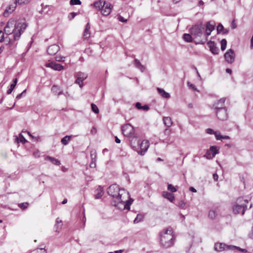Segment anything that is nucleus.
<instances>
[{"label": "nucleus", "instance_id": "f257e3e1", "mask_svg": "<svg viewBox=\"0 0 253 253\" xmlns=\"http://www.w3.org/2000/svg\"><path fill=\"white\" fill-rule=\"evenodd\" d=\"M107 193L114 199V201L112 203L113 205L118 207L119 209L121 210L126 209L129 210L130 209V206L133 200L129 198L128 200H126V202L124 201L122 196L124 194L128 196L129 194L124 189H120L118 185L112 184L108 187Z\"/></svg>", "mask_w": 253, "mask_h": 253}, {"label": "nucleus", "instance_id": "f03ea898", "mask_svg": "<svg viewBox=\"0 0 253 253\" xmlns=\"http://www.w3.org/2000/svg\"><path fill=\"white\" fill-rule=\"evenodd\" d=\"M27 25L25 22H16L14 19H10L4 27V33L8 35L13 34L15 41L19 40Z\"/></svg>", "mask_w": 253, "mask_h": 253}, {"label": "nucleus", "instance_id": "7ed1b4c3", "mask_svg": "<svg viewBox=\"0 0 253 253\" xmlns=\"http://www.w3.org/2000/svg\"><path fill=\"white\" fill-rule=\"evenodd\" d=\"M205 27L202 23L196 24L190 29V33L197 44H202L200 41L204 38Z\"/></svg>", "mask_w": 253, "mask_h": 253}, {"label": "nucleus", "instance_id": "20e7f679", "mask_svg": "<svg viewBox=\"0 0 253 253\" xmlns=\"http://www.w3.org/2000/svg\"><path fill=\"white\" fill-rule=\"evenodd\" d=\"M173 231L169 228L164 230L160 234V242L161 245L165 248L171 247L173 244Z\"/></svg>", "mask_w": 253, "mask_h": 253}, {"label": "nucleus", "instance_id": "39448f33", "mask_svg": "<svg viewBox=\"0 0 253 253\" xmlns=\"http://www.w3.org/2000/svg\"><path fill=\"white\" fill-rule=\"evenodd\" d=\"M122 131L124 136L129 138V142L132 148L136 146L133 144V141L137 140V137L135 135L134 127L130 124H126L122 126Z\"/></svg>", "mask_w": 253, "mask_h": 253}, {"label": "nucleus", "instance_id": "423d86ee", "mask_svg": "<svg viewBox=\"0 0 253 253\" xmlns=\"http://www.w3.org/2000/svg\"><path fill=\"white\" fill-rule=\"evenodd\" d=\"M225 98H222L219 100V103H221V106H216V114L217 118L221 121L226 120L227 118V110L224 107V103L225 101Z\"/></svg>", "mask_w": 253, "mask_h": 253}, {"label": "nucleus", "instance_id": "0eeeda50", "mask_svg": "<svg viewBox=\"0 0 253 253\" xmlns=\"http://www.w3.org/2000/svg\"><path fill=\"white\" fill-rule=\"evenodd\" d=\"M237 202V204L233 207V212L234 214L241 213L243 214L247 208L246 204L248 203V201L242 198H239Z\"/></svg>", "mask_w": 253, "mask_h": 253}, {"label": "nucleus", "instance_id": "6e6552de", "mask_svg": "<svg viewBox=\"0 0 253 253\" xmlns=\"http://www.w3.org/2000/svg\"><path fill=\"white\" fill-rule=\"evenodd\" d=\"M135 142L137 146H140L141 149V151H138V153L141 155H143L149 148V141L148 140H144L140 143V141L137 138V140L133 141V144L136 147L135 145Z\"/></svg>", "mask_w": 253, "mask_h": 253}, {"label": "nucleus", "instance_id": "1a4fd4ad", "mask_svg": "<svg viewBox=\"0 0 253 253\" xmlns=\"http://www.w3.org/2000/svg\"><path fill=\"white\" fill-rule=\"evenodd\" d=\"M238 248V247L232 245H227L224 243H215L214 249L217 252H222L223 251H234L235 249Z\"/></svg>", "mask_w": 253, "mask_h": 253}, {"label": "nucleus", "instance_id": "9d476101", "mask_svg": "<svg viewBox=\"0 0 253 253\" xmlns=\"http://www.w3.org/2000/svg\"><path fill=\"white\" fill-rule=\"evenodd\" d=\"M224 58L227 62L230 64L232 63L235 58V54L233 50L230 49L226 51L224 54Z\"/></svg>", "mask_w": 253, "mask_h": 253}, {"label": "nucleus", "instance_id": "9b49d317", "mask_svg": "<svg viewBox=\"0 0 253 253\" xmlns=\"http://www.w3.org/2000/svg\"><path fill=\"white\" fill-rule=\"evenodd\" d=\"M60 50V47L56 44L50 45L47 49V52L50 55H55Z\"/></svg>", "mask_w": 253, "mask_h": 253}, {"label": "nucleus", "instance_id": "f8f14e48", "mask_svg": "<svg viewBox=\"0 0 253 253\" xmlns=\"http://www.w3.org/2000/svg\"><path fill=\"white\" fill-rule=\"evenodd\" d=\"M45 66L46 67H49L54 70L58 71H60L64 69L63 66L61 65L60 64L56 63V62H51L48 63H47L45 64Z\"/></svg>", "mask_w": 253, "mask_h": 253}, {"label": "nucleus", "instance_id": "ddd939ff", "mask_svg": "<svg viewBox=\"0 0 253 253\" xmlns=\"http://www.w3.org/2000/svg\"><path fill=\"white\" fill-rule=\"evenodd\" d=\"M103 8L101 9L102 13L104 16L108 15L112 11L111 5L108 2L104 3Z\"/></svg>", "mask_w": 253, "mask_h": 253}, {"label": "nucleus", "instance_id": "4468645a", "mask_svg": "<svg viewBox=\"0 0 253 253\" xmlns=\"http://www.w3.org/2000/svg\"><path fill=\"white\" fill-rule=\"evenodd\" d=\"M208 45L210 48V50L213 54H217L218 53L219 49L216 46L215 42L212 41H209L207 43Z\"/></svg>", "mask_w": 253, "mask_h": 253}, {"label": "nucleus", "instance_id": "2eb2a0df", "mask_svg": "<svg viewBox=\"0 0 253 253\" xmlns=\"http://www.w3.org/2000/svg\"><path fill=\"white\" fill-rule=\"evenodd\" d=\"M17 3H15L14 1L13 4H10L8 7L4 10L3 12V16L4 17H7L10 13L12 12L16 7Z\"/></svg>", "mask_w": 253, "mask_h": 253}, {"label": "nucleus", "instance_id": "dca6fc26", "mask_svg": "<svg viewBox=\"0 0 253 253\" xmlns=\"http://www.w3.org/2000/svg\"><path fill=\"white\" fill-rule=\"evenodd\" d=\"M104 3H106V2L103 0H98L94 1L91 5L98 10H101L104 5Z\"/></svg>", "mask_w": 253, "mask_h": 253}, {"label": "nucleus", "instance_id": "f3484780", "mask_svg": "<svg viewBox=\"0 0 253 253\" xmlns=\"http://www.w3.org/2000/svg\"><path fill=\"white\" fill-rule=\"evenodd\" d=\"M212 31H211V30H209L206 28L205 33L204 32V38H203L202 40L200 41V42L202 43V44H204L208 40V36H209L211 35V32Z\"/></svg>", "mask_w": 253, "mask_h": 253}, {"label": "nucleus", "instance_id": "a211bd4d", "mask_svg": "<svg viewBox=\"0 0 253 253\" xmlns=\"http://www.w3.org/2000/svg\"><path fill=\"white\" fill-rule=\"evenodd\" d=\"M163 196L164 198L167 199L171 202H172L174 200V196L173 194L167 191H164L163 192Z\"/></svg>", "mask_w": 253, "mask_h": 253}, {"label": "nucleus", "instance_id": "6ab92c4d", "mask_svg": "<svg viewBox=\"0 0 253 253\" xmlns=\"http://www.w3.org/2000/svg\"><path fill=\"white\" fill-rule=\"evenodd\" d=\"M45 160L49 161L53 164L56 166H59L61 164L59 160L55 158L51 157L49 156H46V157L45 158Z\"/></svg>", "mask_w": 253, "mask_h": 253}, {"label": "nucleus", "instance_id": "aec40b11", "mask_svg": "<svg viewBox=\"0 0 253 253\" xmlns=\"http://www.w3.org/2000/svg\"><path fill=\"white\" fill-rule=\"evenodd\" d=\"M134 65L137 68L140 70L142 72L144 71L145 67L144 66L141 64L139 60L135 59L134 60Z\"/></svg>", "mask_w": 253, "mask_h": 253}, {"label": "nucleus", "instance_id": "412c9836", "mask_svg": "<svg viewBox=\"0 0 253 253\" xmlns=\"http://www.w3.org/2000/svg\"><path fill=\"white\" fill-rule=\"evenodd\" d=\"M157 89L158 91V93L163 97L165 98H169L170 97V94L169 93L166 92L163 88L158 87Z\"/></svg>", "mask_w": 253, "mask_h": 253}, {"label": "nucleus", "instance_id": "4be33fe9", "mask_svg": "<svg viewBox=\"0 0 253 253\" xmlns=\"http://www.w3.org/2000/svg\"><path fill=\"white\" fill-rule=\"evenodd\" d=\"M164 123L166 126L169 127L172 125L171 119L169 117H164L163 119Z\"/></svg>", "mask_w": 253, "mask_h": 253}, {"label": "nucleus", "instance_id": "5701e85b", "mask_svg": "<svg viewBox=\"0 0 253 253\" xmlns=\"http://www.w3.org/2000/svg\"><path fill=\"white\" fill-rule=\"evenodd\" d=\"M75 76L76 77H78L83 81L87 78V75L86 74L81 72L76 73Z\"/></svg>", "mask_w": 253, "mask_h": 253}, {"label": "nucleus", "instance_id": "b1692460", "mask_svg": "<svg viewBox=\"0 0 253 253\" xmlns=\"http://www.w3.org/2000/svg\"><path fill=\"white\" fill-rule=\"evenodd\" d=\"M17 83V79H14L12 81V83L10 84V88L7 90V93L10 94L13 90L14 89L15 86H16Z\"/></svg>", "mask_w": 253, "mask_h": 253}, {"label": "nucleus", "instance_id": "393cba45", "mask_svg": "<svg viewBox=\"0 0 253 253\" xmlns=\"http://www.w3.org/2000/svg\"><path fill=\"white\" fill-rule=\"evenodd\" d=\"M183 40L188 42H192L193 39V38L191 34H184L183 35Z\"/></svg>", "mask_w": 253, "mask_h": 253}, {"label": "nucleus", "instance_id": "a878e982", "mask_svg": "<svg viewBox=\"0 0 253 253\" xmlns=\"http://www.w3.org/2000/svg\"><path fill=\"white\" fill-rule=\"evenodd\" d=\"M51 91L55 94L60 95L62 94V91L60 90L59 87L57 85H54L51 88Z\"/></svg>", "mask_w": 253, "mask_h": 253}, {"label": "nucleus", "instance_id": "bb28decb", "mask_svg": "<svg viewBox=\"0 0 253 253\" xmlns=\"http://www.w3.org/2000/svg\"><path fill=\"white\" fill-rule=\"evenodd\" d=\"M144 215L143 214H138L133 220V223L134 224L138 223L141 221H142L144 219Z\"/></svg>", "mask_w": 253, "mask_h": 253}, {"label": "nucleus", "instance_id": "cd10ccee", "mask_svg": "<svg viewBox=\"0 0 253 253\" xmlns=\"http://www.w3.org/2000/svg\"><path fill=\"white\" fill-rule=\"evenodd\" d=\"M19 140L23 144H24L26 142H27L26 139L25 138V137L23 136V135L21 133L19 134V138L18 137H16L15 139V142H16L17 143H19Z\"/></svg>", "mask_w": 253, "mask_h": 253}, {"label": "nucleus", "instance_id": "c85d7f7f", "mask_svg": "<svg viewBox=\"0 0 253 253\" xmlns=\"http://www.w3.org/2000/svg\"><path fill=\"white\" fill-rule=\"evenodd\" d=\"M71 138V136L66 135L62 138L61 141V143L63 144L66 145L68 144L69 142L70 141Z\"/></svg>", "mask_w": 253, "mask_h": 253}, {"label": "nucleus", "instance_id": "c756f323", "mask_svg": "<svg viewBox=\"0 0 253 253\" xmlns=\"http://www.w3.org/2000/svg\"><path fill=\"white\" fill-rule=\"evenodd\" d=\"M31 0H15V3L18 5H26L28 4Z\"/></svg>", "mask_w": 253, "mask_h": 253}, {"label": "nucleus", "instance_id": "7c9ffc66", "mask_svg": "<svg viewBox=\"0 0 253 253\" xmlns=\"http://www.w3.org/2000/svg\"><path fill=\"white\" fill-rule=\"evenodd\" d=\"M214 26L215 25L213 22L211 23V22L209 21L206 24V28H207V29L213 31L214 29Z\"/></svg>", "mask_w": 253, "mask_h": 253}, {"label": "nucleus", "instance_id": "2f4dec72", "mask_svg": "<svg viewBox=\"0 0 253 253\" xmlns=\"http://www.w3.org/2000/svg\"><path fill=\"white\" fill-rule=\"evenodd\" d=\"M216 215L217 214L216 213L215 211L214 210H211L209 211V217L211 219H214Z\"/></svg>", "mask_w": 253, "mask_h": 253}, {"label": "nucleus", "instance_id": "473e14b6", "mask_svg": "<svg viewBox=\"0 0 253 253\" xmlns=\"http://www.w3.org/2000/svg\"><path fill=\"white\" fill-rule=\"evenodd\" d=\"M210 151L212 153V157H214L215 155L218 153V150L215 146L211 147Z\"/></svg>", "mask_w": 253, "mask_h": 253}, {"label": "nucleus", "instance_id": "72a5a7b5", "mask_svg": "<svg viewBox=\"0 0 253 253\" xmlns=\"http://www.w3.org/2000/svg\"><path fill=\"white\" fill-rule=\"evenodd\" d=\"M221 43V49L223 51L225 49L227 45V41L225 39L221 40L220 42Z\"/></svg>", "mask_w": 253, "mask_h": 253}, {"label": "nucleus", "instance_id": "f704fd0d", "mask_svg": "<svg viewBox=\"0 0 253 253\" xmlns=\"http://www.w3.org/2000/svg\"><path fill=\"white\" fill-rule=\"evenodd\" d=\"M77 79L75 82V84H79L80 88H82L84 85L83 81L80 79L78 77H76Z\"/></svg>", "mask_w": 253, "mask_h": 253}, {"label": "nucleus", "instance_id": "c9c22d12", "mask_svg": "<svg viewBox=\"0 0 253 253\" xmlns=\"http://www.w3.org/2000/svg\"><path fill=\"white\" fill-rule=\"evenodd\" d=\"M168 189L172 192H175L177 191V188L173 186L171 184H169L168 185Z\"/></svg>", "mask_w": 253, "mask_h": 253}, {"label": "nucleus", "instance_id": "e433bc0d", "mask_svg": "<svg viewBox=\"0 0 253 253\" xmlns=\"http://www.w3.org/2000/svg\"><path fill=\"white\" fill-rule=\"evenodd\" d=\"M83 37L84 39H88L90 37V33L89 32V30H84L83 34Z\"/></svg>", "mask_w": 253, "mask_h": 253}, {"label": "nucleus", "instance_id": "4c0bfd02", "mask_svg": "<svg viewBox=\"0 0 253 253\" xmlns=\"http://www.w3.org/2000/svg\"><path fill=\"white\" fill-rule=\"evenodd\" d=\"M29 206V203L27 202L20 203L18 205L19 207L22 209L23 210H25L28 208Z\"/></svg>", "mask_w": 253, "mask_h": 253}, {"label": "nucleus", "instance_id": "58836bf2", "mask_svg": "<svg viewBox=\"0 0 253 253\" xmlns=\"http://www.w3.org/2000/svg\"><path fill=\"white\" fill-rule=\"evenodd\" d=\"M80 0H70V4L71 5H80L81 4Z\"/></svg>", "mask_w": 253, "mask_h": 253}, {"label": "nucleus", "instance_id": "ea45409f", "mask_svg": "<svg viewBox=\"0 0 253 253\" xmlns=\"http://www.w3.org/2000/svg\"><path fill=\"white\" fill-rule=\"evenodd\" d=\"M91 106L92 111L94 112L95 113H98L99 109L97 106L95 104L93 103L91 104Z\"/></svg>", "mask_w": 253, "mask_h": 253}, {"label": "nucleus", "instance_id": "a19ab883", "mask_svg": "<svg viewBox=\"0 0 253 253\" xmlns=\"http://www.w3.org/2000/svg\"><path fill=\"white\" fill-rule=\"evenodd\" d=\"M103 190L101 189H100L98 190V193L95 195V198L99 199L103 196Z\"/></svg>", "mask_w": 253, "mask_h": 253}, {"label": "nucleus", "instance_id": "79ce46f5", "mask_svg": "<svg viewBox=\"0 0 253 253\" xmlns=\"http://www.w3.org/2000/svg\"><path fill=\"white\" fill-rule=\"evenodd\" d=\"M186 206V203L183 200H181L178 203V207L181 209H185Z\"/></svg>", "mask_w": 253, "mask_h": 253}, {"label": "nucleus", "instance_id": "37998d69", "mask_svg": "<svg viewBox=\"0 0 253 253\" xmlns=\"http://www.w3.org/2000/svg\"><path fill=\"white\" fill-rule=\"evenodd\" d=\"M224 30V27L221 24H219L217 26V33H220Z\"/></svg>", "mask_w": 253, "mask_h": 253}, {"label": "nucleus", "instance_id": "c03bdc74", "mask_svg": "<svg viewBox=\"0 0 253 253\" xmlns=\"http://www.w3.org/2000/svg\"><path fill=\"white\" fill-rule=\"evenodd\" d=\"M78 13L76 12H71L68 15V18L70 20H72L74 18V17L77 15Z\"/></svg>", "mask_w": 253, "mask_h": 253}, {"label": "nucleus", "instance_id": "a18cd8bd", "mask_svg": "<svg viewBox=\"0 0 253 253\" xmlns=\"http://www.w3.org/2000/svg\"><path fill=\"white\" fill-rule=\"evenodd\" d=\"M33 156L35 158H39L40 157V152L39 150H36L33 153Z\"/></svg>", "mask_w": 253, "mask_h": 253}, {"label": "nucleus", "instance_id": "49530a36", "mask_svg": "<svg viewBox=\"0 0 253 253\" xmlns=\"http://www.w3.org/2000/svg\"><path fill=\"white\" fill-rule=\"evenodd\" d=\"M26 89H25V90H24L22 93H20V94H18V95L16 96V99H20L22 97V95H23V94H25V93H26Z\"/></svg>", "mask_w": 253, "mask_h": 253}, {"label": "nucleus", "instance_id": "de8ad7c7", "mask_svg": "<svg viewBox=\"0 0 253 253\" xmlns=\"http://www.w3.org/2000/svg\"><path fill=\"white\" fill-rule=\"evenodd\" d=\"M64 58H65V57H62V56H56V57H55V60L57 61H58V62L64 61V60H63V59H64Z\"/></svg>", "mask_w": 253, "mask_h": 253}, {"label": "nucleus", "instance_id": "09e8293b", "mask_svg": "<svg viewBox=\"0 0 253 253\" xmlns=\"http://www.w3.org/2000/svg\"><path fill=\"white\" fill-rule=\"evenodd\" d=\"M91 159H92V162H91V163L90 164V167H91V168H93V167H95V163L93 161V154H92V152H91Z\"/></svg>", "mask_w": 253, "mask_h": 253}, {"label": "nucleus", "instance_id": "8fccbe9b", "mask_svg": "<svg viewBox=\"0 0 253 253\" xmlns=\"http://www.w3.org/2000/svg\"><path fill=\"white\" fill-rule=\"evenodd\" d=\"M215 136L217 140L222 139V135L220 134H217L216 132L215 133Z\"/></svg>", "mask_w": 253, "mask_h": 253}, {"label": "nucleus", "instance_id": "3c124183", "mask_svg": "<svg viewBox=\"0 0 253 253\" xmlns=\"http://www.w3.org/2000/svg\"><path fill=\"white\" fill-rule=\"evenodd\" d=\"M188 85L190 88L193 89L194 90H197L196 87H195V86L194 84H190V83H188Z\"/></svg>", "mask_w": 253, "mask_h": 253}, {"label": "nucleus", "instance_id": "603ef678", "mask_svg": "<svg viewBox=\"0 0 253 253\" xmlns=\"http://www.w3.org/2000/svg\"><path fill=\"white\" fill-rule=\"evenodd\" d=\"M118 19L120 21L122 22H126L127 21L126 19H125L124 17L121 16H119L118 17Z\"/></svg>", "mask_w": 253, "mask_h": 253}, {"label": "nucleus", "instance_id": "864d4df0", "mask_svg": "<svg viewBox=\"0 0 253 253\" xmlns=\"http://www.w3.org/2000/svg\"><path fill=\"white\" fill-rule=\"evenodd\" d=\"M3 37H4V33L1 31H0V42H2L3 41Z\"/></svg>", "mask_w": 253, "mask_h": 253}, {"label": "nucleus", "instance_id": "5fc2aeb1", "mask_svg": "<svg viewBox=\"0 0 253 253\" xmlns=\"http://www.w3.org/2000/svg\"><path fill=\"white\" fill-rule=\"evenodd\" d=\"M135 107L139 110H141V107H142V106H141V104L140 102H137L136 104H135Z\"/></svg>", "mask_w": 253, "mask_h": 253}, {"label": "nucleus", "instance_id": "6e6d98bb", "mask_svg": "<svg viewBox=\"0 0 253 253\" xmlns=\"http://www.w3.org/2000/svg\"><path fill=\"white\" fill-rule=\"evenodd\" d=\"M144 111H148L149 110V106L147 105H144L142 106L141 109Z\"/></svg>", "mask_w": 253, "mask_h": 253}, {"label": "nucleus", "instance_id": "4d7b16f0", "mask_svg": "<svg viewBox=\"0 0 253 253\" xmlns=\"http://www.w3.org/2000/svg\"><path fill=\"white\" fill-rule=\"evenodd\" d=\"M231 27L233 29H235L237 27V25L235 22V20H233L231 23Z\"/></svg>", "mask_w": 253, "mask_h": 253}, {"label": "nucleus", "instance_id": "13d9d810", "mask_svg": "<svg viewBox=\"0 0 253 253\" xmlns=\"http://www.w3.org/2000/svg\"><path fill=\"white\" fill-rule=\"evenodd\" d=\"M213 178L215 181L218 180V176L217 173H214L213 174Z\"/></svg>", "mask_w": 253, "mask_h": 253}, {"label": "nucleus", "instance_id": "bf43d9fd", "mask_svg": "<svg viewBox=\"0 0 253 253\" xmlns=\"http://www.w3.org/2000/svg\"><path fill=\"white\" fill-rule=\"evenodd\" d=\"M213 106H214V108L215 109H216V106H221V103H219V100L217 101L216 103H215L213 105Z\"/></svg>", "mask_w": 253, "mask_h": 253}, {"label": "nucleus", "instance_id": "052dcab7", "mask_svg": "<svg viewBox=\"0 0 253 253\" xmlns=\"http://www.w3.org/2000/svg\"><path fill=\"white\" fill-rule=\"evenodd\" d=\"M207 132L209 134H213L214 133V131L212 129L208 128L207 129Z\"/></svg>", "mask_w": 253, "mask_h": 253}, {"label": "nucleus", "instance_id": "680f3d73", "mask_svg": "<svg viewBox=\"0 0 253 253\" xmlns=\"http://www.w3.org/2000/svg\"><path fill=\"white\" fill-rule=\"evenodd\" d=\"M90 29V24L89 23H87L85 26L84 30H86V31L89 30Z\"/></svg>", "mask_w": 253, "mask_h": 253}, {"label": "nucleus", "instance_id": "e2e57ef3", "mask_svg": "<svg viewBox=\"0 0 253 253\" xmlns=\"http://www.w3.org/2000/svg\"><path fill=\"white\" fill-rule=\"evenodd\" d=\"M238 248L235 249L234 250H239L243 252L246 253L247 251L246 249H241L239 247H238Z\"/></svg>", "mask_w": 253, "mask_h": 253}, {"label": "nucleus", "instance_id": "0e129e2a", "mask_svg": "<svg viewBox=\"0 0 253 253\" xmlns=\"http://www.w3.org/2000/svg\"><path fill=\"white\" fill-rule=\"evenodd\" d=\"M90 132L92 134H95L96 132V128L94 127H92L90 130Z\"/></svg>", "mask_w": 253, "mask_h": 253}, {"label": "nucleus", "instance_id": "69168bd1", "mask_svg": "<svg viewBox=\"0 0 253 253\" xmlns=\"http://www.w3.org/2000/svg\"><path fill=\"white\" fill-rule=\"evenodd\" d=\"M189 190H190V191H192L193 192H194V193L197 192L196 189L195 188L193 187H190L189 188Z\"/></svg>", "mask_w": 253, "mask_h": 253}, {"label": "nucleus", "instance_id": "338daca9", "mask_svg": "<svg viewBox=\"0 0 253 253\" xmlns=\"http://www.w3.org/2000/svg\"><path fill=\"white\" fill-rule=\"evenodd\" d=\"M115 142L117 143H120L121 142V140L117 136H115Z\"/></svg>", "mask_w": 253, "mask_h": 253}, {"label": "nucleus", "instance_id": "774afa93", "mask_svg": "<svg viewBox=\"0 0 253 253\" xmlns=\"http://www.w3.org/2000/svg\"><path fill=\"white\" fill-rule=\"evenodd\" d=\"M32 138L35 139V140H36L37 141L41 140V137L40 136L36 137V136H34V138Z\"/></svg>", "mask_w": 253, "mask_h": 253}]
</instances>
